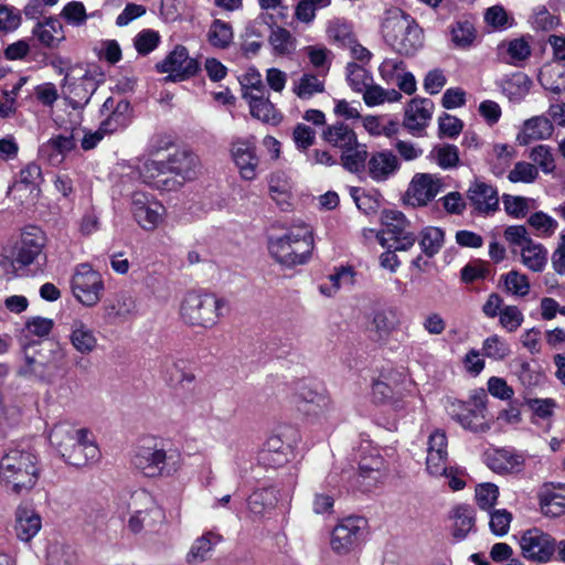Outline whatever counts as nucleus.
I'll return each mask as SVG.
<instances>
[{
  "instance_id": "nucleus-3",
  "label": "nucleus",
  "mask_w": 565,
  "mask_h": 565,
  "mask_svg": "<svg viewBox=\"0 0 565 565\" xmlns=\"http://www.w3.org/2000/svg\"><path fill=\"white\" fill-rule=\"evenodd\" d=\"M199 168L198 157L188 150H177L167 161L148 160L143 163L140 175L142 181L158 190H170L175 182L167 174L180 177L183 181L196 177Z\"/></svg>"
},
{
  "instance_id": "nucleus-21",
  "label": "nucleus",
  "mask_w": 565,
  "mask_h": 565,
  "mask_svg": "<svg viewBox=\"0 0 565 565\" xmlns=\"http://www.w3.org/2000/svg\"><path fill=\"white\" fill-rule=\"evenodd\" d=\"M88 435V430L85 428H76L70 423L63 422L53 426L50 431V443L52 447L61 455L63 458L67 452V449H71L78 440H82L83 437Z\"/></svg>"
},
{
  "instance_id": "nucleus-45",
  "label": "nucleus",
  "mask_w": 565,
  "mask_h": 565,
  "mask_svg": "<svg viewBox=\"0 0 565 565\" xmlns=\"http://www.w3.org/2000/svg\"><path fill=\"white\" fill-rule=\"evenodd\" d=\"M137 312V302L134 296L122 292L107 308V315L111 318L127 319Z\"/></svg>"
},
{
  "instance_id": "nucleus-44",
  "label": "nucleus",
  "mask_w": 565,
  "mask_h": 565,
  "mask_svg": "<svg viewBox=\"0 0 565 565\" xmlns=\"http://www.w3.org/2000/svg\"><path fill=\"white\" fill-rule=\"evenodd\" d=\"M429 157L444 170L456 168L459 163V150L455 145L435 146Z\"/></svg>"
},
{
  "instance_id": "nucleus-29",
  "label": "nucleus",
  "mask_w": 565,
  "mask_h": 565,
  "mask_svg": "<svg viewBox=\"0 0 565 565\" xmlns=\"http://www.w3.org/2000/svg\"><path fill=\"white\" fill-rule=\"evenodd\" d=\"M67 452L63 459L75 467H84L86 465L96 462L99 459V449L97 445L86 437L78 440Z\"/></svg>"
},
{
  "instance_id": "nucleus-33",
  "label": "nucleus",
  "mask_w": 565,
  "mask_h": 565,
  "mask_svg": "<svg viewBox=\"0 0 565 565\" xmlns=\"http://www.w3.org/2000/svg\"><path fill=\"white\" fill-rule=\"evenodd\" d=\"M554 131L551 119L544 116H535L524 122L522 132L518 136L521 145H527L532 140L547 139Z\"/></svg>"
},
{
  "instance_id": "nucleus-34",
  "label": "nucleus",
  "mask_w": 565,
  "mask_h": 565,
  "mask_svg": "<svg viewBox=\"0 0 565 565\" xmlns=\"http://www.w3.org/2000/svg\"><path fill=\"white\" fill-rule=\"evenodd\" d=\"M222 541V536L215 532L207 531L192 543L185 561L190 565L204 562L210 557L213 547Z\"/></svg>"
},
{
  "instance_id": "nucleus-10",
  "label": "nucleus",
  "mask_w": 565,
  "mask_h": 565,
  "mask_svg": "<svg viewBox=\"0 0 565 565\" xmlns=\"http://www.w3.org/2000/svg\"><path fill=\"white\" fill-rule=\"evenodd\" d=\"M367 521L361 516L342 519L331 534V548L340 555L348 554L359 546L366 535Z\"/></svg>"
},
{
  "instance_id": "nucleus-59",
  "label": "nucleus",
  "mask_w": 565,
  "mask_h": 565,
  "mask_svg": "<svg viewBox=\"0 0 565 565\" xmlns=\"http://www.w3.org/2000/svg\"><path fill=\"white\" fill-rule=\"evenodd\" d=\"M350 194L356 204V207L366 215L376 213L380 207V201L375 195L366 193L361 188H351Z\"/></svg>"
},
{
  "instance_id": "nucleus-7",
  "label": "nucleus",
  "mask_w": 565,
  "mask_h": 565,
  "mask_svg": "<svg viewBox=\"0 0 565 565\" xmlns=\"http://www.w3.org/2000/svg\"><path fill=\"white\" fill-rule=\"evenodd\" d=\"M98 88L96 74L75 65L70 67L62 84V94L73 109H83Z\"/></svg>"
},
{
  "instance_id": "nucleus-23",
  "label": "nucleus",
  "mask_w": 565,
  "mask_h": 565,
  "mask_svg": "<svg viewBox=\"0 0 565 565\" xmlns=\"http://www.w3.org/2000/svg\"><path fill=\"white\" fill-rule=\"evenodd\" d=\"M443 188L441 179L429 173H417L409 186V193L418 205H426L434 200Z\"/></svg>"
},
{
  "instance_id": "nucleus-36",
  "label": "nucleus",
  "mask_w": 565,
  "mask_h": 565,
  "mask_svg": "<svg viewBox=\"0 0 565 565\" xmlns=\"http://www.w3.org/2000/svg\"><path fill=\"white\" fill-rule=\"evenodd\" d=\"M397 312L394 309H381L374 312L371 331L376 340H386L392 331L398 326Z\"/></svg>"
},
{
  "instance_id": "nucleus-61",
  "label": "nucleus",
  "mask_w": 565,
  "mask_h": 565,
  "mask_svg": "<svg viewBox=\"0 0 565 565\" xmlns=\"http://www.w3.org/2000/svg\"><path fill=\"white\" fill-rule=\"evenodd\" d=\"M475 39V28L469 21H457L451 26V40L456 46H469Z\"/></svg>"
},
{
  "instance_id": "nucleus-2",
  "label": "nucleus",
  "mask_w": 565,
  "mask_h": 565,
  "mask_svg": "<svg viewBox=\"0 0 565 565\" xmlns=\"http://www.w3.org/2000/svg\"><path fill=\"white\" fill-rule=\"evenodd\" d=\"M381 32L387 45L403 56H413L424 45V32L416 20L398 8L384 12Z\"/></svg>"
},
{
  "instance_id": "nucleus-30",
  "label": "nucleus",
  "mask_w": 565,
  "mask_h": 565,
  "mask_svg": "<svg viewBox=\"0 0 565 565\" xmlns=\"http://www.w3.org/2000/svg\"><path fill=\"white\" fill-rule=\"evenodd\" d=\"M32 33L46 47H55L65 40L63 25L56 17H49L38 22Z\"/></svg>"
},
{
  "instance_id": "nucleus-1",
  "label": "nucleus",
  "mask_w": 565,
  "mask_h": 565,
  "mask_svg": "<svg viewBox=\"0 0 565 565\" xmlns=\"http://www.w3.org/2000/svg\"><path fill=\"white\" fill-rule=\"evenodd\" d=\"M39 459L29 444L9 447L0 459V483L10 492L31 490L38 482Z\"/></svg>"
},
{
  "instance_id": "nucleus-25",
  "label": "nucleus",
  "mask_w": 565,
  "mask_h": 565,
  "mask_svg": "<svg viewBox=\"0 0 565 565\" xmlns=\"http://www.w3.org/2000/svg\"><path fill=\"white\" fill-rule=\"evenodd\" d=\"M68 340L72 347L82 355L90 354L98 344L94 330L81 319H74L71 322Z\"/></svg>"
},
{
  "instance_id": "nucleus-16",
  "label": "nucleus",
  "mask_w": 565,
  "mask_h": 565,
  "mask_svg": "<svg viewBox=\"0 0 565 565\" xmlns=\"http://www.w3.org/2000/svg\"><path fill=\"white\" fill-rule=\"evenodd\" d=\"M448 439L445 430L436 428L427 440L426 470L430 476L441 477L451 473L448 461Z\"/></svg>"
},
{
  "instance_id": "nucleus-20",
  "label": "nucleus",
  "mask_w": 565,
  "mask_h": 565,
  "mask_svg": "<svg viewBox=\"0 0 565 565\" xmlns=\"http://www.w3.org/2000/svg\"><path fill=\"white\" fill-rule=\"evenodd\" d=\"M434 109V103L428 98H414L405 109L403 125L413 135H418L428 125Z\"/></svg>"
},
{
  "instance_id": "nucleus-37",
  "label": "nucleus",
  "mask_w": 565,
  "mask_h": 565,
  "mask_svg": "<svg viewBox=\"0 0 565 565\" xmlns=\"http://www.w3.org/2000/svg\"><path fill=\"white\" fill-rule=\"evenodd\" d=\"M547 249L540 243L531 242L521 249L522 264L534 273L544 270L547 264Z\"/></svg>"
},
{
  "instance_id": "nucleus-46",
  "label": "nucleus",
  "mask_w": 565,
  "mask_h": 565,
  "mask_svg": "<svg viewBox=\"0 0 565 565\" xmlns=\"http://www.w3.org/2000/svg\"><path fill=\"white\" fill-rule=\"evenodd\" d=\"M47 562L50 565H77L78 556L72 546L54 543L47 550Z\"/></svg>"
},
{
  "instance_id": "nucleus-11",
  "label": "nucleus",
  "mask_w": 565,
  "mask_h": 565,
  "mask_svg": "<svg viewBox=\"0 0 565 565\" xmlns=\"http://www.w3.org/2000/svg\"><path fill=\"white\" fill-rule=\"evenodd\" d=\"M72 290L75 298L84 306H95L104 290L102 275L87 263L77 265L72 278Z\"/></svg>"
},
{
  "instance_id": "nucleus-5",
  "label": "nucleus",
  "mask_w": 565,
  "mask_h": 565,
  "mask_svg": "<svg viewBox=\"0 0 565 565\" xmlns=\"http://www.w3.org/2000/svg\"><path fill=\"white\" fill-rule=\"evenodd\" d=\"M226 301L215 295L188 292L180 306L182 320L190 326L211 328L224 315Z\"/></svg>"
},
{
  "instance_id": "nucleus-49",
  "label": "nucleus",
  "mask_w": 565,
  "mask_h": 565,
  "mask_svg": "<svg viewBox=\"0 0 565 565\" xmlns=\"http://www.w3.org/2000/svg\"><path fill=\"white\" fill-rule=\"evenodd\" d=\"M382 467L383 461L379 457L371 459L364 458L360 462L359 477L363 479L365 488L369 489L380 481V479L382 478Z\"/></svg>"
},
{
  "instance_id": "nucleus-28",
  "label": "nucleus",
  "mask_w": 565,
  "mask_h": 565,
  "mask_svg": "<svg viewBox=\"0 0 565 565\" xmlns=\"http://www.w3.org/2000/svg\"><path fill=\"white\" fill-rule=\"evenodd\" d=\"M321 138L323 141L341 151L351 149L358 141L355 131L342 121L327 126L322 130Z\"/></svg>"
},
{
  "instance_id": "nucleus-41",
  "label": "nucleus",
  "mask_w": 565,
  "mask_h": 565,
  "mask_svg": "<svg viewBox=\"0 0 565 565\" xmlns=\"http://www.w3.org/2000/svg\"><path fill=\"white\" fill-rule=\"evenodd\" d=\"M341 164L351 173L362 172L367 159L366 146L356 141L351 149L341 151Z\"/></svg>"
},
{
  "instance_id": "nucleus-4",
  "label": "nucleus",
  "mask_w": 565,
  "mask_h": 565,
  "mask_svg": "<svg viewBox=\"0 0 565 565\" xmlns=\"http://www.w3.org/2000/svg\"><path fill=\"white\" fill-rule=\"evenodd\" d=\"M313 249V236L306 224L294 225L281 236L268 238V252L280 265L295 267L306 264Z\"/></svg>"
},
{
  "instance_id": "nucleus-39",
  "label": "nucleus",
  "mask_w": 565,
  "mask_h": 565,
  "mask_svg": "<svg viewBox=\"0 0 565 565\" xmlns=\"http://www.w3.org/2000/svg\"><path fill=\"white\" fill-rule=\"evenodd\" d=\"M451 519L454 520V536L465 539L475 526V511L468 504H460L452 509Z\"/></svg>"
},
{
  "instance_id": "nucleus-17",
  "label": "nucleus",
  "mask_w": 565,
  "mask_h": 565,
  "mask_svg": "<svg viewBox=\"0 0 565 565\" xmlns=\"http://www.w3.org/2000/svg\"><path fill=\"white\" fill-rule=\"evenodd\" d=\"M520 546L524 557L539 563H545L553 556L556 545L550 534L533 527L522 534Z\"/></svg>"
},
{
  "instance_id": "nucleus-47",
  "label": "nucleus",
  "mask_w": 565,
  "mask_h": 565,
  "mask_svg": "<svg viewBox=\"0 0 565 565\" xmlns=\"http://www.w3.org/2000/svg\"><path fill=\"white\" fill-rule=\"evenodd\" d=\"M363 100L367 106H376L384 102H397L402 95L396 89L386 90L380 85H373L370 83L367 87L362 92Z\"/></svg>"
},
{
  "instance_id": "nucleus-22",
  "label": "nucleus",
  "mask_w": 565,
  "mask_h": 565,
  "mask_svg": "<svg viewBox=\"0 0 565 565\" xmlns=\"http://www.w3.org/2000/svg\"><path fill=\"white\" fill-rule=\"evenodd\" d=\"M541 511L546 516H559L565 513V484L545 483L539 492Z\"/></svg>"
},
{
  "instance_id": "nucleus-54",
  "label": "nucleus",
  "mask_w": 565,
  "mask_h": 565,
  "mask_svg": "<svg viewBox=\"0 0 565 565\" xmlns=\"http://www.w3.org/2000/svg\"><path fill=\"white\" fill-rule=\"evenodd\" d=\"M539 177V169L535 164L519 161L514 168L509 172L508 180L512 183H533Z\"/></svg>"
},
{
  "instance_id": "nucleus-31",
  "label": "nucleus",
  "mask_w": 565,
  "mask_h": 565,
  "mask_svg": "<svg viewBox=\"0 0 565 565\" xmlns=\"http://www.w3.org/2000/svg\"><path fill=\"white\" fill-rule=\"evenodd\" d=\"M75 147L72 136H57L51 138L40 148V154L52 166H58L63 162L65 154Z\"/></svg>"
},
{
  "instance_id": "nucleus-62",
  "label": "nucleus",
  "mask_w": 565,
  "mask_h": 565,
  "mask_svg": "<svg viewBox=\"0 0 565 565\" xmlns=\"http://www.w3.org/2000/svg\"><path fill=\"white\" fill-rule=\"evenodd\" d=\"M499 488L494 483H481L476 488V501L480 509L491 510L498 501Z\"/></svg>"
},
{
  "instance_id": "nucleus-64",
  "label": "nucleus",
  "mask_w": 565,
  "mask_h": 565,
  "mask_svg": "<svg viewBox=\"0 0 565 565\" xmlns=\"http://www.w3.org/2000/svg\"><path fill=\"white\" fill-rule=\"evenodd\" d=\"M530 159L537 164L544 173H552L556 168L551 147L546 145H539L532 148Z\"/></svg>"
},
{
  "instance_id": "nucleus-6",
  "label": "nucleus",
  "mask_w": 565,
  "mask_h": 565,
  "mask_svg": "<svg viewBox=\"0 0 565 565\" xmlns=\"http://www.w3.org/2000/svg\"><path fill=\"white\" fill-rule=\"evenodd\" d=\"M178 459L174 450H166L161 441L150 438L138 447L132 463L145 476L158 477L177 471Z\"/></svg>"
},
{
  "instance_id": "nucleus-8",
  "label": "nucleus",
  "mask_w": 565,
  "mask_h": 565,
  "mask_svg": "<svg viewBox=\"0 0 565 565\" xmlns=\"http://www.w3.org/2000/svg\"><path fill=\"white\" fill-rule=\"evenodd\" d=\"M128 509L131 513L128 529L135 534L143 530L152 531L164 518L163 511L154 498L146 490H137L131 493Z\"/></svg>"
},
{
  "instance_id": "nucleus-48",
  "label": "nucleus",
  "mask_w": 565,
  "mask_h": 565,
  "mask_svg": "<svg viewBox=\"0 0 565 565\" xmlns=\"http://www.w3.org/2000/svg\"><path fill=\"white\" fill-rule=\"evenodd\" d=\"M276 501L277 499L273 489H259L249 495L247 504L252 513L263 514L265 511L273 509Z\"/></svg>"
},
{
  "instance_id": "nucleus-38",
  "label": "nucleus",
  "mask_w": 565,
  "mask_h": 565,
  "mask_svg": "<svg viewBox=\"0 0 565 565\" xmlns=\"http://www.w3.org/2000/svg\"><path fill=\"white\" fill-rule=\"evenodd\" d=\"M249 110L254 118L266 124L278 125L282 119L281 113L268 97H252Z\"/></svg>"
},
{
  "instance_id": "nucleus-19",
  "label": "nucleus",
  "mask_w": 565,
  "mask_h": 565,
  "mask_svg": "<svg viewBox=\"0 0 565 565\" xmlns=\"http://www.w3.org/2000/svg\"><path fill=\"white\" fill-rule=\"evenodd\" d=\"M231 153L241 177L247 181L254 180L259 164L255 142L249 139H237L232 143Z\"/></svg>"
},
{
  "instance_id": "nucleus-32",
  "label": "nucleus",
  "mask_w": 565,
  "mask_h": 565,
  "mask_svg": "<svg viewBox=\"0 0 565 565\" xmlns=\"http://www.w3.org/2000/svg\"><path fill=\"white\" fill-rule=\"evenodd\" d=\"M486 398L484 392L481 393L479 398H475L476 409H468L463 405L462 413L452 414V417L466 429H470L472 431H487L489 429V425L484 422V416L481 414L484 408Z\"/></svg>"
},
{
  "instance_id": "nucleus-42",
  "label": "nucleus",
  "mask_w": 565,
  "mask_h": 565,
  "mask_svg": "<svg viewBox=\"0 0 565 565\" xmlns=\"http://www.w3.org/2000/svg\"><path fill=\"white\" fill-rule=\"evenodd\" d=\"M445 234L439 227L428 226L420 232L419 246L427 257H434L444 245Z\"/></svg>"
},
{
  "instance_id": "nucleus-43",
  "label": "nucleus",
  "mask_w": 565,
  "mask_h": 565,
  "mask_svg": "<svg viewBox=\"0 0 565 565\" xmlns=\"http://www.w3.org/2000/svg\"><path fill=\"white\" fill-rule=\"evenodd\" d=\"M268 41L276 55H289L296 49L295 38L287 29L281 26H276L271 29Z\"/></svg>"
},
{
  "instance_id": "nucleus-12",
  "label": "nucleus",
  "mask_w": 565,
  "mask_h": 565,
  "mask_svg": "<svg viewBox=\"0 0 565 565\" xmlns=\"http://www.w3.org/2000/svg\"><path fill=\"white\" fill-rule=\"evenodd\" d=\"M159 73H167L164 82H182L194 76L200 70L195 58L189 56L188 50L183 45H177L164 60L156 64Z\"/></svg>"
},
{
  "instance_id": "nucleus-57",
  "label": "nucleus",
  "mask_w": 565,
  "mask_h": 565,
  "mask_svg": "<svg viewBox=\"0 0 565 565\" xmlns=\"http://www.w3.org/2000/svg\"><path fill=\"white\" fill-rule=\"evenodd\" d=\"M564 71L559 66L545 67L540 73L541 84L554 94L563 93Z\"/></svg>"
},
{
  "instance_id": "nucleus-35",
  "label": "nucleus",
  "mask_w": 565,
  "mask_h": 565,
  "mask_svg": "<svg viewBox=\"0 0 565 565\" xmlns=\"http://www.w3.org/2000/svg\"><path fill=\"white\" fill-rule=\"evenodd\" d=\"M291 454L290 444L285 443L279 435H273L265 444L262 458L274 467H280L288 462Z\"/></svg>"
},
{
  "instance_id": "nucleus-52",
  "label": "nucleus",
  "mask_w": 565,
  "mask_h": 565,
  "mask_svg": "<svg viewBox=\"0 0 565 565\" xmlns=\"http://www.w3.org/2000/svg\"><path fill=\"white\" fill-rule=\"evenodd\" d=\"M483 354L495 361H502L511 353L509 344L499 335L488 337L482 344Z\"/></svg>"
},
{
  "instance_id": "nucleus-14",
  "label": "nucleus",
  "mask_w": 565,
  "mask_h": 565,
  "mask_svg": "<svg viewBox=\"0 0 565 565\" xmlns=\"http://www.w3.org/2000/svg\"><path fill=\"white\" fill-rule=\"evenodd\" d=\"M291 404L302 415L318 418L330 407V398L324 390H318L306 383L299 384L291 395Z\"/></svg>"
},
{
  "instance_id": "nucleus-51",
  "label": "nucleus",
  "mask_w": 565,
  "mask_h": 565,
  "mask_svg": "<svg viewBox=\"0 0 565 565\" xmlns=\"http://www.w3.org/2000/svg\"><path fill=\"white\" fill-rule=\"evenodd\" d=\"M19 374L29 379L46 381L50 377V366L36 356L26 355L24 364L19 369Z\"/></svg>"
},
{
  "instance_id": "nucleus-40",
  "label": "nucleus",
  "mask_w": 565,
  "mask_h": 565,
  "mask_svg": "<svg viewBox=\"0 0 565 565\" xmlns=\"http://www.w3.org/2000/svg\"><path fill=\"white\" fill-rule=\"evenodd\" d=\"M324 92V82L311 73L302 74L299 79L292 84V93L300 99L307 100L316 94Z\"/></svg>"
},
{
  "instance_id": "nucleus-26",
  "label": "nucleus",
  "mask_w": 565,
  "mask_h": 565,
  "mask_svg": "<svg viewBox=\"0 0 565 565\" xmlns=\"http://www.w3.org/2000/svg\"><path fill=\"white\" fill-rule=\"evenodd\" d=\"M42 519L31 507L20 505L15 512L14 531L17 537L23 542H30L41 530Z\"/></svg>"
},
{
  "instance_id": "nucleus-15",
  "label": "nucleus",
  "mask_w": 565,
  "mask_h": 565,
  "mask_svg": "<svg viewBox=\"0 0 565 565\" xmlns=\"http://www.w3.org/2000/svg\"><path fill=\"white\" fill-rule=\"evenodd\" d=\"M130 209L136 222L146 231L157 228L166 211L159 201L141 191L132 192Z\"/></svg>"
},
{
  "instance_id": "nucleus-56",
  "label": "nucleus",
  "mask_w": 565,
  "mask_h": 565,
  "mask_svg": "<svg viewBox=\"0 0 565 565\" xmlns=\"http://www.w3.org/2000/svg\"><path fill=\"white\" fill-rule=\"evenodd\" d=\"M328 36L334 44L341 47H348L355 39L351 26L341 21H334L329 24Z\"/></svg>"
},
{
  "instance_id": "nucleus-55",
  "label": "nucleus",
  "mask_w": 565,
  "mask_h": 565,
  "mask_svg": "<svg viewBox=\"0 0 565 565\" xmlns=\"http://www.w3.org/2000/svg\"><path fill=\"white\" fill-rule=\"evenodd\" d=\"M291 184L284 173H274L269 179V192L271 198L278 203H286L289 199Z\"/></svg>"
},
{
  "instance_id": "nucleus-58",
  "label": "nucleus",
  "mask_w": 565,
  "mask_h": 565,
  "mask_svg": "<svg viewBox=\"0 0 565 565\" xmlns=\"http://www.w3.org/2000/svg\"><path fill=\"white\" fill-rule=\"evenodd\" d=\"M501 278L504 280V286L508 292L520 297H524L529 294L530 282L524 274L511 270Z\"/></svg>"
},
{
  "instance_id": "nucleus-50",
  "label": "nucleus",
  "mask_w": 565,
  "mask_h": 565,
  "mask_svg": "<svg viewBox=\"0 0 565 565\" xmlns=\"http://www.w3.org/2000/svg\"><path fill=\"white\" fill-rule=\"evenodd\" d=\"M207 39L213 46L225 49L233 40L232 26L221 20H214L210 26Z\"/></svg>"
},
{
  "instance_id": "nucleus-13",
  "label": "nucleus",
  "mask_w": 565,
  "mask_h": 565,
  "mask_svg": "<svg viewBox=\"0 0 565 565\" xmlns=\"http://www.w3.org/2000/svg\"><path fill=\"white\" fill-rule=\"evenodd\" d=\"M381 222L383 233L394 242L392 246L395 250L406 252L415 245L417 236L411 230V222L402 212L384 210L382 212Z\"/></svg>"
},
{
  "instance_id": "nucleus-60",
  "label": "nucleus",
  "mask_w": 565,
  "mask_h": 565,
  "mask_svg": "<svg viewBox=\"0 0 565 565\" xmlns=\"http://www.w3.org/2000/svg\"><path fill=\"white\" fill-rule=\"evenodd\" d=\"M61 17L71 25L82 26L86 23L88 14L81 1H71L64 6Z\"/></svg>"
},
{
  "instance_id": "nucleus-9",
  "label": "nucleus",
  "mask_w": 565,
  "mask_h": 565,
  "mask_svg": "<svg viewBox=\"0 0 565 565\" xmlns=\"http://www.w3.org/2000/svg\"><path fill=\"white\" fill-rule=\"evenodd\" d=\"M45 246L46 235L40 227L32 225L24 227L13 247L12 266L19 270L40 264V259L45 262Z\"/></svg>"
},
{
  "instance_id": "nucleus-27",
  "label": "nucleus",
  "mask_w": 565,
  "mask_h": 565,
  "mask_svg": "<svg viewBox=\"0 0 565 565\" xmlns=\"http://www.w3.org/2000/svg\"><path fill=\"white\" fill-rule=\"evenodd\" d=\"M399 169L397 157L391 151H379L367 161L369 175L376 182L386 181Z\"/></svg>"
},
{
  "instance_id": "nucleus-53",
  "label": "nucleus",
  "mask_w": 565,
  "mask_h": 565,
  "mask_svg": "<svg viewBox=\"0 0 565 565\" xmlns=\"http://www.w3.org/2000/svg\"><path fill=\"white\" fill-rule=\"evenodd\" d=\"M347 79L351 88L358 93H362L373 82L371 74L356 63L348 64Z\"/></svg>"
},
{
  "instance_id": "nucleus-18",
  "label": "nucleus",
  "mask_w": 565,
  "mask_h": 565,
  "mask_svg": "<svg viewBox=\"0 0 565 565\" xmlns=\"http://www.w3.org/2000/svg\"><path fill=\"white\" fill-rule=\"evenodd\" d=\"M467 200L479 214H490L499 209L498 190L479 179H476L467 190Z\"/></svg>"
},
{
  "instance_id": "nucleus-63",
  "label": "nucleus",
  "mask_w": 565,
  "mask_h": 565,
  "mask_svg": "<svg viewBox=\"0 0 565 565\" xmlns=\"http://www.w3.org/2000/svg\"><path fill=\"white\" fill-rule=\"evenodd\" d=\"M164 379L171 386L192 383L195 379L193 373L185 372L181 361H173L166 366Z\"/></svg>"
},
{
  "instance_id": "nucleus-24",
  "label": "nucleus",
  "mask_w": 565,
  "mask_h": 565,
  "mask_svg": "<svg viewBox=\"0 0 565 565\" xmlns=\"http://www.w3.org/2000/svg\"><path fill=\"white\" fill-rule=\"evenodd\" d=\"M487 465L497 473H514L523 469L524 458L513 449L500 448L487 455Z\"/></svg>"
}]
</instances>
